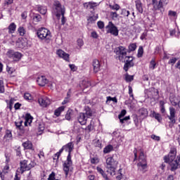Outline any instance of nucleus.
I'll use <instances>...</instances> for the list:
<instances>
[{"label": "nucleus", "instance_id": "1", "mask_svg": "<svg viewBox=\"0 0 180 180\" xmlns=\"http://www.w3.org/2000/svg\"><path fill=\"white\" fill-rule=\"evenodd\" d=\"M175 157H176L175 158ZM165 162L169 163L170 171H176L180 168V155L176 156V148H172L167 156L164 157Z\"/></svg>", "mask_w": 180, "mask_h": 180}, {"label": "nucleus", "instance_id": "2", "mask_svg": "<svg viewBox=\"0 0 180 180\" xmlns=\"http://www.w3.org/2000/svg\"><path fill=\"white\" fill-rule=\"evenodd\" d=\"M64 150L68 153L67 160L65 161L63 164V171L67 178L68 176V172H70V168L72 165V160H71V153L72 152V150H74V143L72 142H70L65 146H63L60 150V153H63Z\"/></svg>", "mask_w": 180, "mask_h": 180}, {"label": "nucleus", "instance_id": "3", "mask_svg": "<svg viewBox=\"0 0 180 180\" xmlns=\"http://www.w3.org/2000/svg\"><path fill=\"white\" fill-rule=\"evenodd\" d=\"M106 164L107 172H109L110 175H116V168L119 162L115 158L109 157L106 159Z\"/></svg>", "mask_w": 180, "mask_h": 180}, {"label": "nucleus", "instance_id": "4", "mask_svg": "<svg viewBox=\"0 0 180 180\" xmlns=\"http://www.w3.org/2000/svg\"><path fill=\"white\" fill-rule=\"evenodd\" d=\"M54 12L58 19H60V17L62 16L61 25H65V22H67L65 17H64V14L65 13V8L63 7V6H61V4H60V1L55 2Z\"/></svg>", "mask_w": 180, "mask_h": 180}, {"label": "nucleus", "instance_id": "5", "mask_svg": "<svg viewBox=\"0 0 180 180\" xmlns=\"http://www.w3.org/2000/svg\"><path fill=\"white\" fill-rule=\"evenodd\" d=\"M116 60H119L121 63L124 61V58L127 56V51L126 47L120 46L114 49Z\"/></svg>", "mask_w": 180, "mask_h": 180}, {"label": "nucleus", "instance_id": "6", "mask_svg": "<svg viewBox=\"0 0 180 180\" xmlns=\"http://www.w3.org/2000/svg\"><path fill=\"white\" fill-rule=\"evenodd\" d=\"M139 163L137 164L138 169L145 174L147 172V160L144 156V152H141L139 158Z\"/></svg>", "mask_w": 180, "mask_h": 180}, {"label": "nucleus", "instance_id": "7", "mask_svg": "<svg viewBox=\"0 0 180 180\" xmlns=\"http://www.w3.org/2000/svg\"><path fill=\"white\" fill-rule=\"evenodd\" d=\"M37 35L41 40H50L51 39V32L45 27L38 30Z\"/></svg>", "mask_w": 180, "mask_h": 180}, {"label": "nucleus", "instance_id": "8", "mask_svg": "<svg viewBox=\"0 0 180 180\" xmlns=\"http://www.w3.org/2000/svg\"><path fill=\"white\" fill-rule=\"evenodd\" d=\"M134 58L133 56H127L124 58L123 63H125L124 65V70L127 72L129 68L134 67V62L133 60Z\"/></svg>", "mask_w": 180, "mask_h": 180}, {"label": "nucleus", "instance_id": "9", "mask_svg": "<svg viewBox=\"0 0 180 180\" xmlns=\"http://www.w3.org/2000/svg\"><path fill=\"white\" fill-rule=\"evenodd\" d=\"M169 113H170V115L167 116L169 120H170L169 122V127H170V129H172V127H174V124H175L176 122L175 120V114L176 113L175 108H174L173 107H170Z\"/></svg>", "mask_w": 180, "mask_h": 180}, {"label": "nucleus", "instance_id": "10", "mask_svg": "<svg viewBox=\"0 0 180 180\" xmlns=\"http://www.w3.org/2000/svg\"><path fill=\"white\" fill-rule=\"evenodd\" d=\"M106 29H108L107 33H110L112 36H119V30L113 22L110 21L106 26Z\"/></svg>", "mask_w": 180, "mask_h": 180}, {"label": "nucleus", "instance_id": "11", "mask_svg": "<svg viewBox=\"0 0 180 180\" xmlns=\"http://www.w3.org/2000/svg\"><path fill=\"white\" fill-rule=\"evenodd\" d=\"M6 54L9 58H12L13 61H19L20 58H22V53L15 52L13 50H9Z\"/></svg>", "mask_w": 180, "mask_h": 180}, {"label": "nucleus", "instance_id": "12", "mask_svg": "<svg viewBox=\"0 0 180 180\" xmlns=\"http://www.w3.org/2000/svg\"><path fill=\"white\" fill-rule=\"evenodd\" d=\"M56 54L60 57V58L65 60V61H70V54L64 52V51L59 49L57 51Z\"/></svg>", "mask_w": 180, "mask_h": 180}, {"label": "nucleus", "instance_id": "13", "mask_svg": "<svg viewBox=\"0 0 180 180\" xmlns=\"http://www.w3.org/2000/svg\"><path fill=\"white\" fill-rule=\"evenodd\" d=\"M77 120L80 124L84 125L86 124V120H88V117L85 115V113L80 112L77 117Z\"/></svg>", "mask_w": 180, "mask_h": 180}, {"label": "nucleus", "instance_id": "14", "mask_svg": "<svg viewBox=\"0 0 180 180\" xmlns=\"http://www.w3.org/2000/svg\"><path fill=\"white\" fill-rule=\"evenodd\" d=\"M39 103L41 106H43L44 108H46V106H49L51 102L50 101V99L45 98H40L38 100Z\"/></svg>", "mask_w": 180, "mask_h": 180}, {"label": "nucleus", "instance_id": "15", "mask_svg": "<svg viewBox=\"0 0 180 180\" xmlns=\"http://www.w3.org/2000/svg\"><path fill=\"white\" fill-rule=\"evenodd\" d=\"M37 82L39 86H44L49 82V80L46 79L45 76H40L37 77Z\"/></svg>", "mask_w": 180, "mask_h": 180}, {"label": "nucleus", "instance_id": "16", "mask_svg": "<svg viewBox=\"0 0 180 180\" xmlns=\"http://www.w3.org/2000/svg\"><path fill=\"white\" fill-rule=\"evenodd\" d=\"M92 65L94 72H99V70H101V63H99V60L98 59H94L93 60Z\"/></svg>", "mask_w": 180, "mask_h": 180}, {"label": "nucleus", "instance_id": "17", "mask_svg": "<svg viewBox=\"0 0 180 180\" xmlns=\"http://www.w3.org/2000/svg\"><path fill=\"white\" fill-rule=\"evenodd\" d=\"M27 167H29V161L23 160L20 162V171L21 174H23L25 171H28Z\"/></svg>", "mask_w": 180, "mask_h": 180}, {"label": "nucleus", "instance_id": "18", "mask_svg": "<svg viewBox=\"0 0 180 180\" xmlns=\"http://www.w3.org/2000/svg\"><path fill=\"white\" fill-rule=\"evenodd\" d=\"M139 114L141 119H146L148 116V111L145 108H141L139 110Z\"/></svg>", "mask_w": 180, "mask_h": 180}, {"label": "nucleus", "instance_id": "19", "mask_svg": "<svg viewBox=\"0 0 180 180\" xmlns=\"http://www.w3.org/2000/svg\"><path fill=\"white\" fill-rule=\"evenodd\" d=\"M152 5L153 6V11H160L162 8V4L157 0H152Z\"/></svg>", "mask_w": 180, "mask_h": 180}, {"label": "nucleus", "instance_id": "20", "mask_svg": "<svg viewBox=\"0 0 180 180\" xmlns=\"http://www.w3.org/2000/svg\"><path fill=\"white\" fill-rule=\"evenodd\" d=\"M22 146L25 150H33V144L32 141H27L22 143Z\"/></svg>", "mask_w": 180, "mask_h": 180}, {"label": "nucleus", "instance_id": "21", "mask_svg": "<svg viewBox=\"0 0 180 180\" xmlns=\"http://www.w3.org/2000/svg\"><path fill=\"white\" fill-rule=\"evenodd\" d=\"M135 4L136 9L139 12V13H143V5L141 4V1L140 0H136L135 1Z\"/></svg>", "mask_w": 180, "mask_h": 180}, {"label": "nucleus", "instance_id": "22", "mask_svg": "<svg viewBox=\"0 0 180 180\" xmlns=\"http://www.w3.org/2000/svg\"><path fill=\"white\" fill-rule=\"evenodd\" d=\"M37 11L41 15H46V13H47V7H45V6H37Z\"/></svg>", "mask_w": 180, "mask_h": 180}, {"label": "nucleus", "instance_id": "23", "mask_svg": "<svg viewBox=\"0 0 180 180\" xmlns=\"http://www.w3.org/2000/svg\"><path fill=\"white\" fill-rule=\"evenodd\" d=\"M72 116H74V110L69 109L65 115V120H71V117H72Z\"/></svg>", "mask_w": 180, "mask_h": 180}, {"label": "nucleus", "instance_id": "24", "mask_svg": "<svg viewBox=\"0 0 180 180\" xmlns=\"http://www.w3.org/2000/svg\"><path fill=\"white\" fill-rule=\"evenodd\" d=\"M32 120H33V117H32V115H30L29 113L26 114L25 126H27V123L30 124V123H32Z\"/></svg>", "mask_w": 180, "mask_h": 180}, {"label": "nucleus", "instance_id": "25", "mask_svg": "<svg viewBox=\"0 0 180 180\" xmlns=\"http://www.w3.org/2000/svg\"><path fill=\"white\" fill-rule=\"evenodd\" d=\"M96 169H97L98 172H99V174H101L102 175V176H103V178H104V179L109 180L108 175H106V174H105V172L103 171V169H102V168L97 167Z\"/></svg>", "mask_w": 180, "mask_h": 180}, {"label": "nucleus", "instance_id": "26", "mask_svg": "<svg viewBox=\"0 0 180 180\" xmlns=\"http://www.w3.org/2000/svg\"><path fill=\"white\" fill-rule=\"evenodd\" d=\"M110 151H113V146L112 145H108L103 149L104 154H109Z\"/></svg>", "mask_w": 180, "mask_h": 180}, {"label": "nucleus", "instance_id": "27", "mask_svg": "<svg viewBox=\"0 0 180 180\" xmlns=\"http://www.w3.org/2000/svg\"><path fill=\"white\" fill-rule=\"evenodd\" d=\"M64 109H65V107L64 106H60L58 109H56L54 112L55 116H57V117H58V116L61 115V112H63Z\"/></svg>", "mask_w": 180, "mask_h": 180}, {"label": "nucleus", "instance_id": "28", "mask_svg": "<svg viewBox=\"0 0 180 180\" xmlns=\"http://www.w3.org/2000/svg\"><path fill=\"white\" fill-rule=\"evenodd\" d=\"M8 29L9 30V33H14L15 30H16V25L15 24V22H12L11 24H10Z\"/></svg>", "mask_w": 180, "mask_h": 180}, {"label": "nucleus", "instance_id": "29", "mask_svg": "<svg viewBox=\"0 0 180 180\" xmlns=\"http://www.w3.org/2000/svg\"><path fill=\"white\" fill-rule=\"evenodd\" d=\"M22 123H23L22 120L15 122V125L19 130H23V125H22Z\"/></svg>", "mask_w": 180, "mask_h": 180}, {"label": "nucleus", "instance_id": "30", "mask_svg": "<svg viewBox=\"0 0 180 180\" xmlns=\"http://www.w3.org/2000/svg\"><path fill=\"white\" fill-rule=\"evenodd\" d=\"M96 19H98V14H96V15L90 16L87 19L88 23H94V22H95Z\"/></svg>", "mask_w": 180, "mask_h": 180}, {"label": "nucleus", "instance_id": "31", "mask_svg": "<svg viewBox=\"0 0 180 180\" xmlns=\"http://www.w3.org/2000/svg\"><path fill=\"white\" fill-rule=\"evenodd\" d=\"M18 32L20 36H25V34H26V30H25V28L23 27H20L18 29Z\"/></svg>", "mask_w": 180, "mask_h": 180}, {"label": "nucleus", "instance_id": "32", "mask_svg": "<svg viewBox=\"0 0 180 180\" xmlns=\"http://www.w3.org/2000/svg\"><path fill=\"white\" fill-rule=\"evenodd\" d=\"M134 79V75H129V74L125 75V80L127 82H131Z\"/></svg>", "mask_w": 180, "mask_h": 180}, {"label": "nucleus", "instance_id": "33", "mask_svg": "<svg viewBox=\"0 0 180 180\" xmlns=\"http://www.w3.org/2000/svg\"><path fill=\"white\" fill-rule=\"evenodd\" d=\"M164 105H165V103L164 101H160V112H162V113H165V107L164 106Z\"/></svg>", "mask_w": 180, "mask_h": 180}, {"label": "nucleus", "instance_id": "34", "mask_svg": "<svg viewBox=\"0 0 180 180\" xmlns=\"http://www.w3.org/2000/svg\"><path fill=\"white\" fill-rule=\"evenodd\" d=\"M110 15L113 20H115V19H117V18H119V14L116 12L112 11L110 13Z\"/></svg>", "mask_w": 180, "mask_h": 180}, {"label": "nucleus", "instance_id": "35", "mask_svg": "<svg viewBox=\"0 0 180 180\" xmlns=\"http://www.w3.org/2000/svg\"><path fill=\"white\" fill-rule=\"evenodd\" d=\"M155 65H157V64L155 63V60H152L150 63L149 68L150 70H155Z\"/></svg>", "mask_w": 180, "mask_h": 180}, {"label": "nucleus", "instance_id": "36", "mask_svg": "<svg viewBox=\"0 0 180 180\" xmlns=\"http://www.w3.org/2000/svg\"><path fill=\"white\" fill-rule=\"evenodd\" d=\"M5 92V86H4V81L0 80V94Z\"/></svg>", "mask_w": 180, "mask_h": 180}, {"label": "nucleus", "instance_id": "37", "mask_svg": "<svg viewBox=\"0 0 180 180\" xmlns=\"http://www.w3.org/2000/svg\"><path fill=\"white\" fill-rule=\"evenodd\" d=\"M136 49H137V46L136 45V44H131L129 46V51H134L136 50Z\"/></svg>", "mask_w": 180, "mask_h": 180}, {"label": "nucleus", "instance_id": "38", "mask_svg": "<svg viewBox=\"0 0 180 180\" xmlns=\"http://www.w3.org/2000/svg\"><path fill=\"white\" fill-rule=\"evenodd\" d=\"M85 116H86L87 118L91 117L92 116V111H91V109L87 108L86 109V112L84 113Z\"/></svg>", "mask_w": 180, "mask_h": 180}, {"label": "nucleus", "instance_id": "39", "mask_svg": "<svg viewBox=\"0 0 180 180\" xmlns=\"http://www.w3.org/2000/svg\"><path fill=\"white\" fill-rule=\"evenodd\" d=\"M121 15H122V16H129V15H130V11L126 10V9H123L122 10L121 12Z\"/></svg>", "mask_w": 180, "mask_h": 180}, {"label": "nucleus", "instance_id": "40", "mask_svg": "<svg viewBox=\"0 0 180 180\" xmlns=\"http://www.w3.org/2000/svg\"><path fill=\"white\" fill-rule=\"evenodd\" d=\"M109 6L110 9H113L114 11H119V9H120L119 4H115L114 6L110 5Z\"/></svg>", "mask_w": 180, "mask_h": 180}, {"label": "nucleus", "instance_id": "41", "mask_svg": "<svg viewBox=\"0 0 180 180\" xmlns=\"http://www.w3.org/2000/svg\"><path fill=\"white\" fill-rule=\"evenodd\" d=\"M143 53V46H140L138 50V57L139 58L142 57Z\"/></svg>", "mask_w": 180, "mask_h": 180}, {"label": "nucleus", "instance_id": "42", "mask_svg": "<svg viewBox=\"0 0 180 180\" xmlns=\"http://www.w3.org/2000/svg\"><path fill=\"white\" fill-rule=\"evenodd\" d=\"M34 20H35V22H40L41 20V15L39 14H36L34 16Z\"/></svg>", "mask_w": 180, "mask_h": 180}, {"label": "nucleus", "instance_id": "43", "mask_svg": "<svg viewBox=\"0 0 180 180\" xmlns=\"http://www.w3.org/2000/svg\"><path fill=\"white\" fill-rule=\"evenodd\" d=\"M24 99H26V101H31L32 95L29 93H25L24 94Z\"/></svg>", "mask_w": 180, "mask_h": 180}, {"label": "nucleus", "instance_id": "44", "mask_svg": "<svg viewBox=\"0 0 180 180\" xmlns=\"http://www.w3.org/2000/svg\"><path fill=\"white\" fill-rule=\"evenodd\" d=\"M13 103H15V98H11L9 102V109L10 110H12V108H13Z\"/></svg>", "mask_w": 180, "mask_h": 180}, {"label": "nucleus", "instance_id": "45", "mask_svg": "<svg viewBox=\"0 0 180 180\" xmlns=\"http://www.w3.org/2000/svg\"><path fill=\"white\" fill-rule=\"evenodd\" d=\"M86 6L87 8H89V9H94L95 6H96V3L89 2Z\"/></svg>", "mask_w": 180, "mask_h": 180}, {"label": "nucleus", "instance_id": "46", "mask_svg": "<svg viewBox=\"0 0 180 180\" xmlns=\"http://www.w3.org/2000/svg\"><path fill=\"white\" fill-rule=\"evenodd\" d=\"M127 111L126 110H122L120 112V114L118 115L119 119H122V117H124L126 115Z\"/></svg>", "mask_w": 180, "mask_h": 180}, {"label": "nucleus", "instance_id": "47", "mask_svg": "<svg viewBox=\"0 0 180 180\" xmlns=\"http://www.w3.org/2000/svg\"><path fill=\"white\" fill-rule=\"evenodd\" d=\"M97 25L99 29H103L105 27V24L102 21H98Z\"/></svg>", "mask_w": 180, "mask_h": 180}, {"label": "nucleus", "instance_id": "48", "mask_svg": "<svg viewBox=\"0 0 180 180\" xmlns=\"http://www.w3.org/2000/svg\"><path fill=\"white\" fill-rule=\"evenodd\" d=\"M127 120H130V116H127L123 119H120V123H124V122H127Z\"/></svg>", "mask_w": 180, "mask_h": 180}, {"label": "nucleus", "instance_id": "49", "mask_svg": "<svg viewBox=\"0 0 180 180\" xmlns=\"http://www.w3.org/2000/svg\"><path fill=\"white\" fill-rule=\"evenodd\" d=\"M48 180H56V174L54 172H52L49 178H48Z\"/></svg>", "mask_w": 180, "mask_h": 180}, {"label": "nucleus", "instance_id": "50", "mask_svg": "<svg viewBox=\"0 0 180 180\" xmlns=\"http://www.w3.org/2000/svg\"><path fill=\"white\" fill-rule=\"evenodd\" d=\"M5 137H7L8 139H11V137H12V131H11V130H6Z\"/></svg>", "mask_w": 180, "mask_h": 180}, {"label": "nucleus", "instance_id": "51", "mask_svg": "<svg viewBox=\"0 0 180 180\" xmlns=\"http://www.w3.org/2000/svg\"><path fill=\"white\" fill-rule=\"evenodd\" d=\"M77 46H79V47H82V46H84V41L81 39H77Z\"/></svg>", "mask_w": 180, "mask_h": 180}, {"label": "nucleus", "instance_id": "52", "mask_svg": "<svg viewBox=\"0 0 180 180\" xmlns=\"http://www.w3.org/2000/svg\"><path fill=\"white\" fill-rule=\"evenodd\" d=\"M33 167H34V162H28V167H27V169H28V171H30V169H32V168H33Z\"/></svg>", "mask_w": 180, "mask_h": 180}, {"label": "nucleus", "instance_id": "53", "mask_svg": "<svg viewBox=\"0 0 180 180\" xmlns=\"http://www.w3.org/2000/svg\"><path fill=\"white\" fill-rule=\"evenodd\" d=\"M9 169V165H6L3 169L4 174H8V170Z\"/></svg>", "mask_w": 180, "mask_h": 180}, {"label": "nucleus", "instance_id": "54", "mask_svg": "<svg viewBox=\"0 0 180 180\" xmlns=\"http://www.w3.org/2000/svg\"><path fill=\"white\" fill-rule=\"evenodd\" d=\"M168 15H169V16L175 17V16H176V12L172 11H169Z\"/></svg>", "mask_w": 180, "mask_h": 180}, {"label": "nucleus", "instance_id": "55", "mask_svg": "<svg viewBox=\"0 0 180 180\" xmlns=\"http://www.w3.org/2000/svg\"><path fill=\"white\" fill-rule=\"evenodd\" d=\"M177 60L178 59L176 58H173L169 60V64H175V63H176Z\"/></svg>", "mask_w": 180, "mask_h": 180}, {"label": "nucleus", "instance_id": "56", "mask_svg": "<svg viewBox=\"0 0 180 180\" xmlns=\"http://www.w3.org/2000/svg\"><path fill=\"white\" fill-rule=\"evenodd\" d=\"M151 139H153V140H155V141H160V136L156 135H151Z\"/></svg>", "mask_w": 180, "mask_h": 180}, {"label": "nucleus", "instance_id": "57", "mask_svg": "<svg viewBox=\"0 0 180 180\" xmlns=\"http://www.w3.org/2000/svg\"><path fill=\"white\" fill-rule=\"evenodd\" d=\"M93 129H94V127L92 126L91 124H89L86 128V130H88V131H92Z\"/></svg>", "mask_w": 180, "mask_h": 180}, {"label": "nucleus", "instance_id": "58", "mask_svg": "<svg viewBox=\"0 0 180 180\" xmlns=\"http://www.w3.org/2000/svg\"><path fill=\"white\" fill-rule=\"evenodd\" d=\"M5 157H6V165L9 164V162L11 161V158H9V155L8 154H5Z\"/></svg>", "mask_w": 180, "mask_h": 180}, {"label": "nucleus", "instance_id": "59", "mask_svg": "<svg viewBox=\"0 0 180 180\" xmlns=\"http://www.w3.org/2000/svg\"><path fill=\"white\" fill-rule=\"evenodd\" d=\"M13 4V0H5L4 5H11Z\"/></svg>", "mask_w": 180, "mask_h": 180}, {"label": "nucleus", "instance_id": "60", "mask_svg": "<svg viewBox=\"0 0 180 180\" xmlns=\"http://www.w3.org/2000/svg\"><path fill=\"white\" fill-rule=\"evenodd\" d=\"M20 106H22V104L17 103L14 105V108L15 110H18V109H20Z\"/></svg>", "mask_w": 180, "mask_h": 180}, {"label": "nucleus", "instance_id": "61", "mask_svg": "<svg viewBox=\"0 0 180 180\" xmlns=\"http://www.w3.org/2000/svg\"><path fill=\"white\" fill-rule=\"evenodd\" d=\"M133 119L136 126H137V123H139V119H137V115H133Z\"/></svg>", "mask_w": 180, "mask_h": 180}, {"label": "nucleus", "instance_id": "62", "mask_svg": "<svg viewBox=\"0 0 180 180\" xmlns=\"http://www.w3.org/2000/svg\"><path fill=\"white\" fill-rule=\"evenodd\" d=\"M155 118L156 119V120H158V122L161 121V115H160V114H155Z\"/></svg>", "mask_w": 180, "mask_h": 180}, {"label": "nucleus", "instance_id": "63", "mask_svg": "<svg viewBox=\"0 0 180 180\" xmlns=\"http://www.w3.org/2000/svg\"><path fill=\"white\" fill-rule=\"evenodd\" d=\"M146 37H147V32H145L141 35V40H144Z\"/></svg>", "mask_w": 180, "mask_h": 180}, {"label": "nucleus", "instance_id": "64", "mask_svg": "<svg viewBox=\"0 0 180 180\" xmlns=\"http://www.w3.org/2000/svg\"><path fill=\"white\" fill-rule=\"evenodd\" d=\"M95 146H96V147H99V148H101V146H102V143H101V141L98 140V141L95 143Z\"/></svg>", "mask_w": 180, "mask_h": 180}]
</instances>
